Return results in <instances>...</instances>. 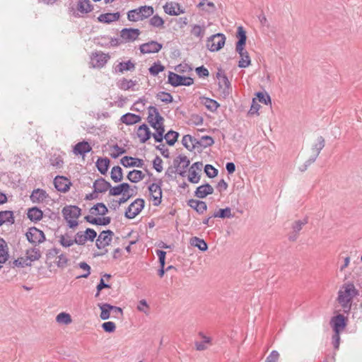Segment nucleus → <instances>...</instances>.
Masks as SVG:
<instances>
[{
	"label": "nucleus",
	"instance_id": "nucleus-16",
	"mask_svg": "<svg viewBox=\"0 0 362 362\" xmlns=\"http://www.w3.org/2000/svg\"><path fill=\"white\" fill-rule=\"evenodd\" d=\"M203 167L202 162H195L189 169L188 180L191 183L196 184L200 180V173Z\"/></svg>",
	"mask_w": 362,
	"mask_h": 362
},
{
	"label": "nucleus",
	"instance_id": "nucleus-55",
	"mask_svg": "<svg viewBox=\"0 0 362 362\" xmlns=\"http://www.w3.org/2000/svg\"><path fill=\"white\" fill-rule=\"evenodd\" d=\"M156 98L165 103H170L173 102V98L170 93L161 91L157 93Z\"/></svg>",
	"mask_w": 362,
	"mask_h": 362
},
{
	"label": "nucleus",
	"instance_id": "nucleus-28",
	"mask_svg": "<svg viewBox=\"0 0 362 362\" xmlns=\"http://www.w3.org/2000/svg\"><path fill=\"white\" fill-rule=\"evenodd\" d=\"M163 9L167 14L170 16H178L183 13V11L180 9L179 4L175 2L166 3L163 6Z\"/></svg>",
	"mask_w": 362,
	"mask_h": 362
},
{
	"label": "nucleus",
	"instance_id": "nucleus-14",
	"mask_svg": "<svg viewBox=\"0 0 362 362\" xmlns=\"http://www.w3.org/2000/svg\"><path fill=\"white\" fill-rule=\"evenodd\" d=\"M114 233L110 230H103L96 239L95 245L98 249L101 250L108 246L112 242Z\"/></svg>",
	"mask_w": 362,
	"mask_h": 362
},
{
	"label": "nucleus",
	"instance_id": "nucleus-26",
	"mask_svg": "<svg viewBox=\"0 0 362 362\" xmlns=\"http://www.w3.org/2000/svg\"><path fill=\"white\" fill-rule=\"evenodd\" d=\"M213 193L214 188L209 184H205L197 188L194 195L198 198L203 199Z\"/></svg>",
	"mask_w": 362,
	"mask_h": 362
},
{
	"label": "nucleus",
	"instance_id": "nucleus-50",
	"mask_svg": "<svg viewBox=\"0 0 362 362\" xmlns=\"http://www.w3.org/2000/svg\"><path fill=\"white\" fill-rule=\"evenodd\" d=\"M26 255L27 259H28L29 262L31 264V262L37 260L40 258L41 253L39 249L33 248L27 250Z\"/></svg>",
	"mask_w": 362,
	"mask_h": 362
},
{
	"label": "nucleus",
	"instance_id": "nucleus-36",
	"mask_svg": "<svg viewBox=\"0 0 362 362\" xmlns=\"http://www.w3.org/2000/svg\"><path fill=\"white\" fill-rule=\"evenodd\" d=\"M8 257V248L6 242L0 238V264L6 262Z\"/></svg>",
	"mask_w": 362,
	"mask_h": 362
},
{
	"label": "nucleus",
	"instance_id": "nucleus-45",
	"mask_svg": "<svg viewBox=\"0 0 362 362\" xmlns=\"http://www.w3.org/2000/svg\"><path fill=\"white\" fill-rule=\"evenodd\" d=\"M213 217L221 218H230L234 217V214H232L231 209L230 207H226L225 209H221L218 211H216L213 214Z\"/></svg>",
	"mask_w": 362,
	"mask_h": 362
},
{
	"label": "nucleus",
	"instance_id": "nucleus-15",
	"mask_svg": "<svg viewBox=\"0 0 362 362\" xmlns=\"http://www.w3.org/2000/svg\"><path fill=\"white\" fill-rule=\"evenodd\" d=\"M54 185L57 191L66 193L70 189L72 183L66 177L57 175L54 179Z\"/></svg>",
	"mask_w": 362,
	"mask_h": 362
},
{
	"label": "nucleus",
	"instance_id": "nucleus-51",
	"mask_svg": "<svg viewBox=\"0 0 362 362\" xmlns=\"http://www.w3.org/2000/svg\"><path fill=\"white\" fill-rule=\"evenodd\" d=\"M56 321L62 325H69L71 322V317L69 313H60L56 317Z\"/></svg>",
	"mask_w": 362,
	"mask_h": 362
},
{
	"label": "nucleus",
	"instance_id": "nucleus-9",
	"mask_svg": "<svg viewBox=\"0 0 362 362\" xmlns=\"http://www.w3.org/2000/svg\"><path fill=\"white\" fill-rule=\"evenodd\" d=\"M110 59L109 54H105L101 51L93 52L90 56V64L92 67L100 69L103 67Z\"/></svg>",
	"mask_w": 362,
	"mask_h": 362
},
{
	"label": "nucleus",
	"instance_id": "nucleus-24",
	"mask_svg": "<svg viewBox=\"0 0 362 362\" xmlns=\"http://www.w3.org/2000/svg\"><path fill=\"white\" fill-rule=\"evenodd\" d=\"M187 204L199 214H203L207 209V205L203 201L192 199L188 201Z\"/></svg>",
	"mask_w": 362,
	"mask_h": 362
},
{
	"label": "nucleus",
	"instance_id": "nucleus-6",
	"mask_svg": "<svg viewBox=\"0 0 362 362\" xmlns=\"http://www.w3.org/2000/svg\"><path fill=\"white\" fill-rule=\"evenodd\" d=\"M226 36L223 33H216L206 40V47L211 52L221 49L225 45Z\"/></svg>",
	"mask_w": 362,
	"mask_h": 362
},
{
	"label": "nucleus",
	"instance_id": "nucleus-3",
	"mask_svg": "<svg viewBox=\"0 0 362 362\" xmlns=\"http://www.w3.org/2000/svg\"><path fill=\"white\" fill-rule=\"evenodd\" d=\"M153 13L154 9L151 6H141L128 11L127 19L129 21L137 22L153 16Z\"/></svg>",
	"mask_w": 362,
	"mask_h": 362
},
{
	"label": "nucleus",
	"instance_id": "nucleus-35",
	"mask_svg": "<svg viewBox=\"0 0 362 362\" xmlns=\"http://www.w3.org/2000/svg\"><path fill=\"white\" fill-rule=\"evenodd\" d=\"M182 144L189 151H192L197 146V139L189 134L182 137Z\"/></svg>",
	"mask_w": 362,
	"mask_h": 362
},
{
	"label": "nucleus",
	"instance_id": "nucleus-11",
	"mask_svg": "<svg viewBox=\"0 0 362 362\" xmlns=\"http://www.w3.org/2000/svg\"><path fill=\"white\" fill-rule=\"evenodd\" d=\"M144 201L142 199H136L127 208L125 211V216L127 218H134L136 217L144 209Z\"/></svg>",
	"mask_w": 362,
	"mask_h": 362
},
{
	"label": "nucleus",
	"instance_id": "nucleus-19",
	"mask_svg": "<svg viewBox=\"0 0 362 362\" xmlns=\"http://www.w3.org/2000/svg\"><path fill=\"white\" fill-rule=\"evenodd\" d=\"M120 163L125 168H130V167L142 168L144 165L143 160L138 158H133V157L127 156H124L121 159Z\"/></svg>",
	"mask_w": 362,
	"mask_h": 362
},
{
	"label": "nucleus",
	"instance_id": "nucleus-1",
	"mask_svg": "<svg viewBox=\"0 0 362 362\" xmlns=\"http://www.w3.org/2000/svg\"><path fill=\"white\" fill-rule=\"evenodd\" d=\"M147 121L156 132L153 134V137L156 142L160 143L165 139L169 146H173L175 144L178 139L179 133L170 130L163 136L165 132V119L160 115L158 108L154 106H149L148 107Z\"/></svg>",
	"mask_w": 362,
	"mask_h": 362
},
{
	"label": "nucleus",
	"instance_id": "nucleus-43",
	"mask_svg": "<svg viewBox=\"0 0 362 362\" xmlns=\"http://www.w3.org/2000/svg\"><path fill=\"white\" fill-rule=\"evenodd\" d=\"M27 215L31 221H37L42 218L43 213L38 208L33 207L28 210Z\"/></svg>",
	"mask_w": 362,
	"mask_h": 362
},
{
	"label": "nucleus",
	"instance_id": "nucleus-59",
	"mask_svg": "<svg viewBox=\"0 0 362 362\" xmlns=\"http://www.w3.org/2000/svg\"><path fill=\"white\" fill-rule=\"evenodd\" d=\"M165 67L158 62L154 63L150 68L149 72L153 76L158 75L160 72L164 70Z\"/></svg>",
	"mask_w": 362,
	"mask_h": 362
},
{
	"label": "nucleus",
	"instance_id": "nucleus-49",
	"mask_svg": "<svg viewBox=\"0 0 362 362\" xmlns=\"http://www.w3.org/2000/svg\"><path fill=\"white\" fill-rule=\"evenodd\" d=\"M203 103L207 110H210L211 112H215L219 107V104L217 101L209 98H204L203 99Z\"/></svg>",
	"mask_w": 362,
	"mask_h": 362
},
{
	"label": "nucleus",
	"instance_id": "nucleus-37",
	"mask_svg": "<svg viewBox=\"0 0 362 362\" xmlns=\"http://www.w3.org/2000/svg\"><path fill=\"white\" fill-rule=\"evenodd\" d=\"M14 216L11 211H0V226L6 223L13 224L14 223Z\"/></svg>",
	"mask_w": 362,
	"mask_h": 362
},
{
	"label": "nucleus",
	"instance_id": "nucleus-54",
	"mask_svg": "<svg viewBox=\"0 0 362 362\" xmlns=\"http://www.w3.org/2000/svg\"><path fill=\"white\" fill-rule=\"evenodd\" d=\"M59 243L63 247H67L71 246L74 243V240L66 233L62 235L59 237Z\"/></svg>",
	"mask_w": 362,
	"mask_h": 362
},
{
	"label": "nucleus",
	"instance_id": "nucleus-46",
	"mask_svg": "<svg viewBox=\"0 0 362 362\" xmlns=\"http://www.w3.org/2000/svg\"><path fill=\"white\" fill-rule=\"evenodd\" d=\"M110 177L115 182H119L123 179L122 169L119 166H114L110 173Z\"/></svg>",
	"mask_w": 362,
	"mask_h": 362
},
{
	"label": "nucleus",
	"instance_id": "nucleus-48",
	"mask_svg": "<svg viewBox=\"0 0 362 362\" xmlns=\"http://www.w3.org/2000/svg\"><path fill=\"white\" fill-rule=\"evenodd\" d=\"M135 69V64L130 60L126 62H120L116 67V70L119 72L123 73L124 71H132Z\"/></svg>",
	"mask_w": 362,
	"mask_h": 362
},
{
	"label": "nucleus",
	"instance_id": "nucleus-13",
	"mask_svg": "<svg viewBox=\"0 0 362 362\" xmlns=\"http://www.w3.org/2000/svg\"><path fill=\"white\" fill-rule=\"evenodd\" d=\"M141 31L138 28H123L120 31V38L124 43L132 42L139 38Z\"/></svg>",
	"mask_w": 362,
	"mask_h": 362
},
{
	"label": "nucleus",
	"instance_id": "nucleus-63",
	"mask_svg": "<svg viewBox=\"0 0 362 362\" xmlns=\"http://www.w3.org/2000/svg\"><path fill=\"white\" fill-rule=\"evenodd\" d=\"M257 97L259 101L265 105H268L271 103V98L267 93H264L262 92L257 93Z\"/></svg>",
	"mask_w": 362,
	"mask_h": 362
},
{
	"label": "nucleus",
	"instance_id": "nucleus-62",
	"mask_svg": "<svg viewBox=\"0 0 362 362\" xmlns=\"http://www.w3.org/2000/svg\"><path fill=\"white\" fill-rule=\"evenodd\" d=\"M50 164L57 168H62L64 165V161L61 156H52L50 158Z\"/></svg>",
	"mask_w": 362,
	"mask_h": 362
},
{
	"label": "nucleus",
	"instance_id": "nucleus-61",
	"mask_svg": "<svg viewBox=\"0 0 362 362\" xmlns=\"http://www.w3.org/2000/svg\"><path fill=\"white\" fill-rule=\"evenodd\" d=\"M13 267H24L25 266H30L31 264L27 257H19L13 262Z\"/></svg>",
	"mask_w": 362,
	"mask_h": 362
},
{
	"label": "nucleus",
	"instance_id": "nucleus-12",
	"mask_svg": "<svg viewBox=\"0 0 362 362\" xmlns=\"http://www.w3.org/2000/svg\"><path fill=\"white\" fill-rule=\"evenodd\" d=\"M25 235H26V238H27V240L33 243V244H37V243H41L42 242L45 241V234L44 233L35 228V227H32V228H30L28 229V230L27 231V233H25Z\"/></svg>",
	"mask_w": 362,
	"mask_h": 362
},
{
	"label": "nucleus",
	"instance_id": "nucleus-40",
	"mask_svg": "<svg viewBox=\"0 0 362 362\" xmlns=\"http://www.w3.org/2000/svg\"><path fill=\"white\" fill-rule=\"evenodd\" d=\"M136 81H133L131 79L128 80L125 78H123L119 81V82L117 83V86L119 87V88L122 90H127L132 89L134 90V86H136Z\"/></svg>",
	"mask_w": 362,
	"mask_h": 362
},
{
	"label": "nucleus",
	"instance_id": "nucleus-39",
	"mask_svg": "<svg viewBox=\"0 0 362 362\" xmlns=\"http://www.w3.org/2000/svg\"><path fill=\"white\" fill-rule=\"evenodd\" d=\"M77 10L81 13H88L93 10L90 0H78Z\"/></svg>",
	"mask_w": 362,
	"mask_h": 362
},
{
	"label": "nucleus",
	"instance_id": "nucleus-25",
	"mask_svg": "<svg viewBox=\"0 0 362 362\" xmlns=\"http://www.w3.org/2000/svg\"><path fill=\"white\" fill-rule=\"evenodd\" d=\"M129 188L130 185L128 183L123 182L115 187H111L109 190V194L110 196H118L122 194L124 196H126V193L128 192Z\"/></svg>",
	"mask_w": 362,
	"mask_h": 362
},
{
	"label": "nucleus",
	"instance_id": "nucleus-31",
	"mask_svg": "<svg viewBox=\"0 0 362 362\" xmlns=\"http://www.w3.org/2000/svg\"><path fill=\"white\" fill-rule=\"evenodd\" d=\"M141 118L139 115L134 113H126L120 117V121L127 124L132 125L141 121Z\"/></svg>",
	"mask_w": 362,
	"mask_h": 362
},
{
	"label": "nucleus",
	"instance_id": "nucleus-29",
	"mask_svg": "<svg viewBox=\"0 0 362 362\" xmlns=\"http://www.w3.org/2000/svg\"><path fill=\"white\" fill-rule=\"evenodd\" d=\"M175 164L177 163L180 168L182 169L180 172V175L182 177L185 175L186 169L189 167L190 161L186 156L180 155L175 160Z\"/></svg>",
	"mask_w": 362,
	"mask_h": 362
},
{
	"label": "nucleus",
	"instance_id": "nucleus-18",
	"mask_svg": "<svg viewBox=\"0 0 362 362\" xmlns=\"http://www.w3.org/2000/svg\"><path fill=\"white\" fill-rule=\"evenodd\" d=\"M98 307L101 310L100 317L103 320H107L110 317V313L112 310H117V312L119 313L121 311V308L115 305H111L110 304L108 303L98 304Z\"/></svg>",
	"mask_w": 362,
	"mask_h": 362
},
{
	"label": "nucleus",
	"instance_id": "nucleus-17",
	"mask_svg": "<svg viewBox=\"0 0 362 362\" xmlns=\"http://www.w3.org/2000/svg\"><path fill=\"white\" fill-rule=\"evenodd\" d=\"M163 47L162 44L151 40L150 42L141 44L139 46L140 52L142 54H152L158 52Z\"/></svg>",
	"mask_w": 362,
	"mask_h": 362
},
{
	"label": "nucleus",
	"instance_id": "nucleus-7",
	"mask_svg": "<svg viewBox=\"0 0 362 362\" xmlns=\"http://www.w3.org/2000/svg\"><path fill=\"white\" fill-rule=\"evenodd\" d=\"M168 80V83L174 87L180 86H189L194 83V80L191 77L178 75L172 71L169 72Z\"/></svg>",
	"mask_w": 362,
	"mask_h": 362
},
{
	"label": "nucleus",
	"instance_id": "nucleus-20",
	"mask_svg": "<svg viewBox=\"0 0 362 362\" xmlns=\"http://www.w3.org/2000/svg\"><path fill=\"white\" fill-rule=\"evenodd\" d=\"M331 324L334 332H340L346 327L345 317L344 315L339 314L332 318Z\"/></svg>",
	"mask_w": 362,
	"mask_h": 362
},
{
	"label": "nucleus",
	"instance_id": "nucleus-64",
	"mask_svg": "<svg viewBox=\"0 0 362 362\" xmlns=\"http://www.w3.org/2000/svg\"><path fill=\"white\" fill-rule=\"evenodd\" d=\"M74 240V243L78 245H83L86 242L87 239L85 235V232H78L76 235Z\"/></svg>",
	"mask_w": 362,
	"mask_h": 362
},
{
	"label": "nucleus",
	"instance_id": "nucleus-47",
	"mask_svg": "<svg viewBox=\"0 0 362 362\" xmlns=\"http://www.w3.org/2000/svg\"><path fill=\"white\" fill-rule=\"evenodd\" d=\"M190 243L192 246L198 247L201 251H206L208 245L203 240L197 237H193L190 240Z\"/></svg>",
	"mask_w": 362,
	"mask_h": 362
},
{
	"label": "nucleus",
	"instance_id": "nucleus-52",
	"mask_svg": "<svg viewBox=\"0 0 362 362\" xmlns=\"http://www.w3.org/2000/svg\"><path fill=\"white\" fill-rule=\"evenodd\" d=\"M149 24L152 27L160 28L163 27L164 21L158 15H154L150 18Z\"/></svg>",
	"mask_w": 362,
	"mask_h": 362
},
{
	"label": "nucleus",
	"instance_id": "nucleus-33",
	"mask_svg": "<svg viewBox=\"0 0 362 362\" xmlns=\"http://www.w3.org/2000/svg\"><path fill=\"white\" fill-rule=\"evenodd\" d=\"M89 212L90 214V216H105L107 212L108 209L107 206L103 203H98L93 206Z\"/></svg>",
	"mask_w": 362,
	"mask_h": 362
},
{
	"label": "nucleus",
	"instance_id": "nucleus-21",
	"mask_svg": "<svg viewBox=\"0 0 362 362\" xmlns=\"http://www.w3.org/2000/svg\"><path fill=\"white\" fill-rule=\"evenodd\" d=\"M236 36L238 38V41L236 43L235 50L240 52L241 49L245 48L247 40L246 32L243 26L238 27Z\"/></svg>",
	"mask_w": 362,
	"mask_h": 362
},
{
	"label": "nucleus",
	"instance_id": "nucleus-58",
	"mask_svg": "<svg viewBox=\"0 0 362 362\" xmlns=\"http://www.w3.org/2000/svg\"><path fill=\"white\" fill-rule=\"evenodd\" d=\"M78 267L85 272L84 274L77 276V279L79 278H88L90 274V267L85 262H81L78 264Z\"/></svg>",
	"mask_w": 362,
	"mask_h": 362
},
{
	"label": "nucleus",
	"instance_id": "nucleus-8",
	"mask_svg": "<svg viewBox=\"0 0 362 362\" xmlns=\"http://www.w3.org/2000/svg\"><path fill=\"white\" fill-rule=\"evenodd\" d=\"M325 139L322 136H318L317 139V143L315 144L312 147V151H313V155L312 156H310V158L305 161V163L304 164V168H303V169H301V171H304L305 170H306L308 166H309L310 165H311L312 163H313L315 161V160L318 157L320 151L322 150V148L325 147Z\"/></svg>",
	"mask_w": 362,
	"mask_h": 362
},
{
	"label": "nucleus",
	"instance_id": "nucleus-2",
	"mask_svg": "<svg viewBox=\"0 0 362 362\" xmlns=\"http://www.w3.org/2000/svg\"><path fill=\"white\" fill-rule=\"evenodd\" d=\"M358 295V291L352 284H344L338 292L337 300L345 313L351 309L353 298Z\"/></svg>",
	"mask_w": 362,
	"mask_h": 362
},
{
	"label": "nucleus",
	"instance_id": "nucleus-42",
	"mask_svg": "<svg viewBox=\"0 0 362 362\" xmlns=\"http://www.w3.org/2000/svg\"><path fill=\"white\" fill-rule=\"evenodd\" d=\"M109 164L110 160L107 158H99L96 162L97 168L103 175H105L107 173Z\"/></svg>",
	"mask_w": 362,
	"mask_h": 362
},
{
	"label": "nucleus",
	"instance_id": "nucleus-41",
	"mask_svg": "<svg viewBox=\"0 0 362 362\" xmlns=\"http://www.w3.org/2000/svg\"><path fill=\"white\" fill-rule=\"evenodd\" d=\"M144 174L139 170H133L127 175V179L134 183L139 182L144 178Z\"/></svg>",
	"mask_w": 362,
	"mask_h": 362
},
{
	"label": "nucleus",
	"instance_id": "nucleus-30",
	"mask_svg": "<svg viewBox=\"0 0 362 362\" xmlns=\"http://www.w3.org/2000/svg\"><path fill=\"white\" fill-rule=\"evenodd\" d=\"M91 150L92 148L90 144L87 141H83L75 145L74 148V153L76 155L83 156Z\"/></svg>",
	"mask_w": 362,
	"mask_h": 362
},
{
	"label": "nucleus",
	"instance_id": "nucleus-4",
	"mask_svg": "<svg viewBox=\"0 0 362 362\" xmlns=\"http://www.w3.org/2000/svg\"><path fill=\"white\" fill-rule=\"evenodd\" d=\"M81 209L76 206H66L62 209V214L67 221L69 228H74L78 226L77 218L81 215Z\"/></svg>",
	"mask_w": 362,
	"mask_h": 362
},
{
	"label": "nucleus",
	"instance_id": "nucleus-34",
	"mask_svg": "<svg viewBox=\"0 0 362 362\" xmlns=\"http://www.w3.org/2000/svg\"><path fill=\"white\" fill-rule=\"evenodd\" d=\"M119 13H107L100 14L98 20L101 23H110L114 21H117L119 18Z\"/></svg>",
	"mask_w": 362,
	"mask_h": 362
},
{
	"label": "nucleus",
	"instance_id": "nucleus-53",
	"mask_svg": "<svg viewBox=\"0 0 362 362\" xmlns=\"http://www.w3.org/2000/svg\"><path fill=\"white\" fill-rule=\"evenodd\" d=\"M191 33L195 37L202 38L205 34V26H200L199 25H192Z\"/></svg>",
	"mask_w": 362,
	"mask_h": 362
},
{
	"label": "nucleus",
	"instance_id": "nucleus-60",
	"mask_svg": "<svg viewBox=\"0 0 362 362\" xmlns=\"http://www.w3.org/2000/svg\"><path fill=\"white\" fill-rule=\"evenodd\" d=\"M204 172L206 175L210 178H214L218 175V170L210 164L205 165Z\"/></svg>",
	"mask_w": 362,
	"mask_h": 362
},
{
	"label": "nucleus",
	"instance_id": "nucleus-57",
	"mask_svg": "<svg viewBox=\"0 0 362 362\" xmlns=\"http://www.w3.org/2000/svg\"><path fill=\"white\" fill-rule=\"evenodd\" d=\"M112 151L110 153V156L112 158H117L120 155L126 153V150L124 148L119 146L117 144L112 146Z\"/></svg>",
	"mask_w": 362,
	"mask_h": 362
},
{
	"label": "nucleus",
	"instance_id": "nucleus-32",
	"mask_svg": "<svg viewBox=\"0 0 362 362\" xmlns=\"http://www.w3.org/2000/svg\"><path fill=\"white\" fill-rule=\"evenodd\" d=\"M45 190L42 189H34L30 195V199L33 203L42 202L47 197Z\"/></svg>",
	"mask_w": 362,
	"mask_h": 362
},
{
	"label": "nucleus",
	"instance_id": "nucleus-56",
	"mask_svg": "<svg viewBox=\"0 0 362 362\" xmlns=\"http://www.w3.org/2000/svg\"><path fill=\"white\" fill-rule=\"evenodd\" d=\"M308 223V218H305L303 220H298L293 222L292 224V229L293 233H298Z\"/></svg>",
	"mask_w": 362,
	"mask_h": 362
},
{
	"label": "nucleus",
	"instance_id": "nucleus-38",
	"mask_svg": "<svg viewBox=\"0 0 362 362\" xmlns=\"http://www.w3.org/2000/svg\"><path fill=\"white\" fill-rule=\"evenodd\" d=\"M240 57V60L238 62V66L240 68H246L247 67L250 63V57L249 56V54L247 51H245L244 49H241V51H236Z\"/></svg>",
	"mask_w": 362,
	"mask_h": 362
},
{
	"label": "nucleus",
	"instance_id": "nucleus-10",
	"mask_svg": "<svg viewBox=\"0 0 362 362\" xmlns=\"http://www.w3.org/2000/svg\"><path fill=\"white\" fill-rule=\"evenodd\" d=\"M162 181L158 180V183H153L148 187L150 196L154 206H158L162 201Z\"/></svg>",
	"mask_w": 362,
	"mask_h": 362
},
{
	"label": "nucleus",
	"instance_id": "nucleus-27",
	"mask_svg": "<svg viewBox=\"0 0 362 362\" xmlns=\"http://www.w3.org/2000/svg\"><path fill=\"white\" fill-rule=\"evenodd\" d=\"M84 219L93 225L98 226H107L110 223L111 218L109 216H104L103 218H95L93 216L87 215L84 217Z\"/></svg>",
	"mask_w": 362,
	"mask_h": 362
},
{
	"label": "nucleus",
	"instance_id": "nucleus-44",
	"mask_svg": "<svg viewBox=\"0 0 362 362\" xmlns=\"http://www.w3.org/2000/svg\"><path fill=\"white\" fill-rule=\"evenodd\" d=\"M197 147L207 148L214 144V140L210 136H203L199 139H197Z\"/></svg>",
	"mask_w": 362,
	"mask_h": 362
},
{
	"label": "nucleus",
	"instance_id": "nucleus-23",
	"mask_svg": "<svg viewBox=\"0 0 362 362\" xmlns=\"http://www.w3.org/2000/svg\"><path fill=\"white\" fill-rule=\"evenodd\" d=\"M93 189L98 193H104L107 192L111 187V184L106 181L104 178L100 177L97 179L93 185Z\"/></svg>",
	"mask_w": 362,
	"mask_h": 362
},
{
	"label": "nucleus",
	"instance_id": "nucleus-22",
	"mask_svg": "<svg viewBox=\"0 0 362 362\" xmlns=\"http://www.w3.org/2000/svg\"><path fill=\"white\" fill-rule=\"evenodd\" d=\"M136 134L141 143L146 142L151 136H153V134H151L149 128L146 124H143L139 127Z\"/></svg>",
	"mask_w": 362,
	"mask_h": 362
},
{
	"label": "nucleus",
	"instance_id": "nucleus-5",
	"mask_svg": "<svg viewBox=\"0 0 362 362\" xmlns=\"http://www.w3.org/2000/svg\"><path fill=\"white\" fill-rule=\"evenodd\" d=\"M216 78L218 86V91L223 98H226L230 94L232 90L230 83L224 71L221 69H219L216 73Z\"/></svg>",
	"mask_w": 362,
	"mask_h": 362
}]
</instances>
